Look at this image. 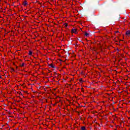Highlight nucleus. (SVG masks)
Listing matches in <instances>:
<instances>
[{
    "instance_id": "1",
    "label": "nucleus",
    "mask_w": 130,
    "mask_h": 130,
    "mask_svg": "<svg viewBox=\"0 0 130 130\" xmlns=\"http://www.w3.org/2000/svg\"><path fill=\"white\" fill-rule=\"evenodd\" d=\"M71 32H72V33H75V34H77V29H76V28L72 29L71 30Z\"/></svg>"
},
{
    "instance_id": "2",
    "label": "nucleus",
    "mask_w": 130,
    "mask_h": 130,
    "mask_svg": "<svg viewBox=\"0 0 130 130\" xmlns=\"http://www.w3.org/2000/svg\"><path fill=\"white\" fill-rule=\"evenodd\" d=\"M23 5L24 7H27V6H28V3H27V1H25L23 3Z\"/></svg>"
},
{
    "instance_id": "3",
    "label": "nucleus",
    "mask_w": 130,
    "mask_h": 130,
    "mask_svg": "<svg viewBox=\"0 0 130 130\" xmlns=\"http://www.w3.org/2000/svg\"><path fill=\"white\" fill-rule=\"evenodd\" d=\"M49 67H50L51 68H52V69H55V68L54 66H53V64H49Z\"/></svg>"
},
{
    "instance_id": "4",
    "label": "nucleus",
    "mask_w": 130,
    "mask_h": 130,
    "mask_svg": "<svg viewBox=\"0 0 130 130\" xmlns=\"http://www.w3.org/2000/svg\"><path fill=\"white\" fill-rule=\"evenodd\" d=\"M126 35H127L128 36V35H130V30H127V31H126L125 33Z\"/></svg>"
},
{
    "instance_id": "5",
    "label": "nucleus",
    "mask_w": 130,
    "mask_h": 130,
    "mask_svg": "<svg viewBox=\"0 0 130 130\" xmlns=\"http://www.w3.org/2000/svg\"><path fill=\"white\" fill-rule=\"evenodd\" d=\"M85 35L86 37H88V36H89V33H87V32H85Z\"/></svg>"
},
{
    "instance_id": "6",
    "label": "nucleus",
    "mask_w": 130,
    "mask_h": 130,
    "mask_svg": "<svg viewBox=\"0 0 130 130\" xmlns=\"http://www.w3.org/2000/svg\"><path fill=\"white\" fill-rule=\"evenodd\" d=\"M29 55H32L33 54V53L32 52V51H29Z\"/></svg>"
},
{
    "instance_id": "7",
    "label": "nucleus",
    "mask_w": 130,
    "mask_h": 130,
    "mask_svg": "<svg viewBox=\"0 0 130 130\" xmlns=\"http://www.w3.org/2000/svg\"><path fill=\"white\" fill-rule=\"evenodd\" d=\"M81 129H82V130H86V127H85V126H82V127H81Z\"/></svg>"
},
{
    "instance_id": "8",
    "label": "nucleus",
    "mask_w": 130,
    "mask_h": 130,
    "mask_svg": "<svg viewBox=\"0 0 130 130\" xmlns=\"http://www.w3.org/2000/svg\"><path fill=\"white\" fill-rule=\"evenodd\" d=\"M64 27L65 28H67V27H68V23H64Z\"/></svg>"
},
{
    "instance_id": "9",
    "label": "nucleus",
    "mask_w": 130,
    "mask_h": 130,
    "mask_svg": "<svg viewBox=\"0 0 130 130\" xmlns=\"http://www.w3.org/2000/svg\"><path fill=\"white\" fill-rule=\"evenodd\" d=\"M18 93L19 94V95H23V93L21 92H19Z\"/></svg>"
},
{
    "instance_id": "10",
    "label": "nucleus",
    "mask_w": 130,
    "mask_h": 130,
    "mask_svg": "<svg viewBox=\"0 0 130 130\" xmlns=\"http://www.w3.org/2000/svg\"><path fill=\"white\" fill-rule=\"evenodd\" d=\"M24 66H25V63H22V64L21 65V67H24Z\"/></svg>"
},
{
    "instance_id": "11",
    "label": "nucleus",
    "mask_w": 130,
    "mask_h": 130,
    "mask_svg": "<svg viewBox=\"0 0 130 130\" xmlns=\"http://www.w3.org/2000/svg\"><path fill=\"white\" fill-rule=\"evenodd\" d=\"M80 82H83V79L82 78H81L80 79H79Z\"/></svg>"
},
{
    "instance_id": "12",
    "label": "nucleus",
    "mask_w": 130,
    "mask_h": 130,
    "mask_svg": "<svg viewBox=\"0 0 130 130\" xmlns=\"http://www.w3.org/2000/svg\"><path fill=\"white\" fill-rule=\"evenodd\" d=\"M81 90H82V92H84V88H81Z\"/></svg>"
},
{
    "instance_id": "13",
    "label": "nucleus",
    "mask_w": 130,
    "mask_h": 130,
    "mask_svg": "<svg viewBox=\"0 0 130 130\" xmlns=\"http://www.w3.org/2000/svg\"><path fill=\"white\" fill-rule=\"evenodd\" d=\"M12 71H15V69H14L13 68H12Z\"/></svg>"
},
{
    "instance_id": "14",
    "label": "nucleus",
    "mask_w": 130,
    "mask_h": 130,
    "mask_svg": "<svg viewBox=\"0 0 130 130\" xmlns=\"http://www.w3.org/2000/svg\"><path fill=\"white\" fill-rule=\"evenodd\" d=\"M25 93H28V91H24Z\"/></svg>"
},
{
    "instance_id": "15",
    "label": "nucleus",
    "mask_w": 130,
    "mask_h": 130,
    "mask_svg": "<svg viewBox=\"0 0 130 130\" xmlns=\"http://www.w3.org/2000/svg\"><path fill=\"white\" fill-rule=\"evenodd\" d=\"M0 79H2V76H1V75H0Z\"/></svg>"
},
{
    "instance_id": "16",
    "label": "nucleus",
    "mask_w": 130,
    "mask_h": 130,
    "mask_svg": "<svg viewBox=\"0 0 130 130\" xmlns=\"http://www.w3.org/2000/svg\"><path fill=\"white\" fill-rule=\"evenodd\" d=\"M116 33H118V31H116Z\"/></svg>"
}]
</instances>
